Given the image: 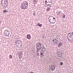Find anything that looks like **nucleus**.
Here are the masks:
<instances>
[{
	"label": "nucleus",
	"mask_w": 73,
	"mask_h": 73,
	"mask_svg": "<svg viewBox=\"0 0 73 73\" xmlns=\"http://www.w3.org/2000/svg\"><path fill=\"white\" fill-rule=\"evenodd\" d=\"M53 19H55V18L53 17Z\"/></svg>",
	"instance_id": "7c9ffc66"
},
{
	"label": "nucleus",
	"mask_w": 73,
	"mask_h": 73,
	"mask_svg": "<svg viewBox=\"0 0 73 73\" xmlns=\"http://www.w3.org/2000/svg\"><path fill=\"white\" fill-rule=\"evenodd\" d=\"M1 24V22H0V24Z\"/></svg>",
	"instance_id": "473e14b6"
},
{
	"label": "nucleus",
	"mask_w": 73,
	"mask_h": 73,
	"mask_svg": "<svg viewBox=\"0 0 73 73\" xmlns=\"http://www.w3.org/2000/svg\"><path fill=\"white\" fill-rule=\"evenodd\" d=\"M57 55L58 57H61L62 56V53L60 52H58L57 53Z\"/></svg>",
	"instance_id": "9b49d317"
},
{
	"label": "nucleus",
	"mask_w": 73,
	"mask_h": 73,
	"mask_svg": "<svg viewBox=\"0 0 73 73\" xmlns=\"http://www.w3.org/2000/svg\"><path fill=\"white\" fill-rule=\"evenodd\" d=\"M28 3L27 1H25L22 3L21 5V9H26L28 8Z\"/></svg>",
	"instance_id": "f03ea898"
},
{
	"label": "nucleus",
	"mask_w": 73,
	"mask_h": 73,
	"mask_svg": "<svg viewBox=\"0 0 73 73\" xmlns=\"http://www.w3.org/2000/svg\"><path fill=\"white\" fill-rule=\"evenodd\" d=\"M36 48L37 49L36 52H38L39 50H41V44L40 43H37V44H36Z\"/></svg>",
	"instance_id": "20e7f679"
},
{
	"label": "nucleus",
	"mask_w": 73,
	"mask_h": 73,
	"mask_svg": "<svg viewBox=\"0 0 73 73\" xmlns=\"http://www.w3.org/2000/svg\"><path fill=\"white\" fill-rule=\"evenodd\" d=\"M60 65H63V63L62 62H60Z\"/></svg>",
	"instance_id": "5701e85b"
},
{
	"label": "nucleus",
	"mask_w": 73,
	"mask_h": 73,
	"mask_svg": "<svg viewBox=\"0 0 73 73\" xmlns=\"http://www.w3.org/2000/svg\"><path fill=\"white\" fill-rule=\"evenodd\" d=\"M50 7H51V6H50Z\"/></svg>",
	"instance_id": "72a5a7b5"
},
{
	"label": "nucleus",
	"mask_w": 73,
	"mask_h": 73,
	"mask_svg": "<svg viewBox=\"0 0 73 73\" xmlns=\"http://www.w3.org/2000/svg\"><path fill=\"white\" fill-rule=\"evenodd\" d=\"M51 2H52V0H50V1H49V3H51Z\"/></svg>",
	"instance_id": "b1692460"
},
{
	"label": "nucleus",
	"mask_w": 73,
	"mask_h": 73,
	"mask_svg": "<svg viewBox=\"0 0 73 73\" xmlns=\"http://www.w3.org/2000/svg\"><path fill=\"white\" fill-rule=\"evenodd\" d=\"M50 9V8H49V7H48L47 8L46 11H49Z\"/></svg>",
	"instance_id": "f3484780"
},
{
	"label": "nucleus",
	"mask_w": 73,
	"mask_h": 73,
	"mask_svg": "<svg viewBox=\"0 0 73 73\" xmlns=\"http://www.w3.org/2000/svg\"><path fill=\"white\" fill-rule=\"evenodd\" d=\"M33 15L34 16H35V13H34L33 14Z\"/></svg>",
	"instance_id": "bb28decb"
},
{
	"label": "nucleus",
	"mask_w": 73,
	"mask_h": 73,
	"mask_svg": "<svg viewBox=\"0 0 73 73\" xmlns=\"http://www.w3.org/2000/svg\"><path fill=\"white\" fill-rule=\"evenodd\" d=\"M40 55H41V56H42V55H43V53H40Z\"/></svg>",
	"instance_id": "a878e982"
},
{
	"label": "nucleus",
	"mask_w": 73,
	"mask_h": 73,
	"mask_svg": "<svg viewBox=\"0 0 73 73\" xmlns=\"http://www.w3.org/2000/svg\"><path fill=\"white\" fill-rule=\"evenodd\" d=\"M72 34L71 33H69L68 34V35L67 36V38L68 40V41H69V40H73V37H72Z\"/></svg>",
	"instance_id": "39448f33"
},
{
	"label": "nucleus",
	"mask_w": 73,
	"mask_h": 73,
	"mask_svg": "<svg viewBox=\"0 0 73 73\" xmlns=\"http://www.w3.org/2000/svg\"><path fill=\"white\" fill-rule=\"evenodd\" d=\"M18 55L19 57V59L21 60L23 57V52H20L18 53Z\"/></svg>",
	"instance_id": "6e6552de"
},
{
	"label": "nucleus",
	"mask_w": 73,
	"mask_h": 73,
	"mask_svg": "<svg viewBox=\"0 0 73 73\" xmlns=\"http://www.w3.org/2000/svg\"><path fill=\"white\" fill-rule=\"evenodd\" d=\"M30 73H34L33 72H32V71H31V72H30Z\"/></svg>",
	"instance_id": "cd10ccee"
},
{
	"label": "nucleus",
	"mask_w": 73,
	"mask_h": 73,
	"mask_svg": "<svg viewBox=\"0 0 73 73\" xmlns=\"http://www.w3.org/2000/svg\"><path fill=\"white\" fill-rule=\"evenodd\" d=\"M27 39H28V40H30V39L31 38V36L30 35L28 34L27 35Z\"/></svg>",
	"instance_id": "ddd939ff"
},
{
	"label": "nucleus",
	"mask_w": 73,
	"mask_h": 73,
	"mask_svg": "<svg viewBox=\"0 0 73 73\" xmlns=\"http://www.w3.org/2000/svg\"><path fill=\"white\" fill-rule=\"evenodd\" d=\"M15 45L17 46L19 48L21 47V46H22L21 41L20 40H16L15 41Z\"/></svg>",
	"instance_id": "7ed1b4c3"
},
{
	"label": "nucleus",
	"mask_w": 73,
	"mask_h": 73,
	"mask_svg": "<svg viewBox=\"0 0 73 73\" xmlns=\"http://www.w3.org/2000/svg\"><path fill=\"white\" fill-rule=\"evenodd\" d=\"M63 18H64V19H65V15H63Z\"/></svg>",
	"instance_id": "412c9836"
},
{
	"label": "nucleus",
	"mask_w": 73,
	"mask_h": 73,
	"mask_svg": "<svg viewBox=\"0 0 73 73\" xmlns=\"http://www.w3.org/2000/svg\"><path fill=\"white\" fill-rule=\"evenodd\" d=\"M46 48L44 46L41 48V51L42 52H45L46 51Z\"/></svg>",
	"instance_id": "9d476101"
},
{
	"label": "nucleus",
	"mask_w": 73,
	"mask_h": 73,
	"mask_svg": "<svg viewBox=\"0 0 73 73\" xmlns=\"http://www.w3.org/2000/svg\"><path fill=\"white\" fill-rule=\"evenodd\" d=\"M7 0H2L1 1V4L3 8H7L8 7V2Z\"/></svg>",
	"instance_id": "f257e3e1"
},
{
	"label": "nucleus",
	"mask_w": 73,
	"mask_h": 73,
	"mask_svg": "<svg viewBox=\"0 0 73 73\" xmlns=\"http://www.w3.org/2000/svg\"><path fill=\"white\" fill-rule=\"evenodd\" d=\"M57 15H59L60 13V11H57L56 12Z\"/></svg>",
	"instance_id": "a211bd4d"
},
{
	"label": "nucleus",
	"mask_w": 73,
	"mask_h": 73,
	"mask_svg": "<svg viewBox=\"0 0 73 73\" xmlns=\"http://www.w3.org/2000/svg\"><path fill=\"white\" fill-rule=\"evenodd\" d=\"M37 1H38V0H34L33 1V3L34 4H36L37 2Z\"/></svg>",
	"instance_id": "2eb2a0df"
},
{
	"label": "nucleus",
	"mask_w": 73,
	"mask_h": 73,
	"mask_svg": "<svg viewBox=\"0 0 73 73\" xmlns=\"http://www.w3.org/2000/svg\"><path fill=\"white\" fill-rule=\"evenodd\" d=\"M47 6H49L50 5V4H48V5H47Z\"/></svg>",
	"instance_id": "c85d7f7f"
},
{
	"label": "nucleus",
	"mask_w": 73,
	"mask_h": 73,
	"mask_svg": "<svg viewBox=\"0 0 73 73\" xmlns=\"http://www.w3.org/2000/svg\"><path fill=\"white\" fill-rule=\"evenodd\" d=\"M37 25H38V26L39 27H42V24H40L39 23H38L37 24Z\"/></svg>",
	"instance_id": "dca6fc26"
},
{
	"label": "nucleus",
	"mask_w": 73,
	"mask_h": 73,
	"mask_svg": "<svg viewBox=\"0 0 73 73\" xmlns=\"http://www.w3.org/2000/svg\"><path fill=\"white\" fill-rule=\"evenodd\" d=\"M55 69H56V67H55V66L52 65L50 66V67L48 69L49 71H50V70L51 71H54V70H55Z\"/></svg>",
	"instance_id": "423d86ee"
},
{
	"label": "nucleus",
	"mask_w": 73,
	"mask_h": 73,
	"mask_svg": "<svg viewBox=\"0 0 73 73\" xmlns=\"http://www.w3.org/2000/svg\"><path fill=\"white\" fill-rule=\"evenodd\" d=\"M3 12L4 13H5L6 12H8V11H7L6 10H4Z\"/></svg>",
	"instance_id": "6ab92c4d"
},
{
	"label": "nucleus",
	"mask_w": 73,
	"mask_h": 73,
	"mask_svg": "<svg viewBox=\"0 0 73 73\" xmlns=\"http://www.w3.org/2000/svg\"><path fill=\"white\" fill-rule=\"evenodd\" d=\"M51 19L48 20L49 22L51 23V24H54L55 23V22H54V20H52V21H51Z\"/></svg>",
	"instance_id": "f8f14e48"
},
{
	"label": "nucleus",
	"mask_w": 73,
	"mask_h": 73,
	"mask_svg": "<svg viewBox=\"0 0 73 73\" xmlns=\"http://www.w3.org/2000/svg\"><path fill=\"white\" fill-rule=\"evenodd\" d=\"M45 3H48V2H47V1H46H46H45Z\"/></svg>",
	"instance_id": "c756f323"
},
{
	"label": "nucleus",
	"mask_w": 73,
	"mask_h": 73,
	"mask_svg": "<svg viewBox=\"0 0 73 73\" xmlns=\"http://www.w3.org/2000/svg\"><path fill=\"white\" fill-rule=\"evenodd\" d=\"M52 17V16H50L48 17V19H50H50H51Z\"/></svg>",
	"instance_id": "4be33fe9"
},
{
	"label": "nucleus",
	"mask_w": 73,
	"mask_h": 73,
	"mask_svg": "<svg viewBox=\"0 0 73 73\" xmlns=\"http://www.w3.org/2000/svg\"><path fill=\"white\" fill-rule=\"evenodd\" d=\"M48 1L49 2V1H50V0H48Z\"/></svg>",
	"instance_id": "2f4dec72"
},
{
	"label": "nucleus",
	"mask_w": 73,
	"mask_h": 73,
	"mask_svg": "<svg viewBox=\"0 0 73 73\" xmlns=\"http://www.w3.org/2000/svg\"><path fill=\"white\" fill-rule=\"evenodd\" d=\"M9 31L7 30H5L4 31V34L5 36H8L9 35Z\"/></svg>",
	"instance_id": "0eeeda50"
},
{
	"label": "nucleus",
	"mask_w": 73,
	"mask_h": 73,
	"mask_svg": "<svg viewBox=\"0 0 73 73\" xmlns=\"http://www.w3.org/2000/svg\"><path fill=\"white\" fill-rule=\"evenodd\" d=\"M62 43L60 42L59 44H58V46L59 48L60 47V46H62Z\"/></svg>",
	"instance_id": "4468645a"
},
{
	"label": "nucleus",
	"mask_w": 73,
	"mask_h": 73,
	"mask_svg": "<svg viewBox=\"0 0 73 73\" xmlns=\"http://www.w3.org/2000/svg\"><path fill=\"white\" fill-rule=\"evenodd\" d=\"M39 55H40V54H39V53H37V56H39Z\"/></svg>",
	"instance_id": "393cba45"
},
{
	"label": "nucleus",
	"mask_w": 73,
	"mask_h": 73,
	"mask_svg": "<svg viewBox=\"0 0 73 73\" xmlns=\"http://www.w3.org/2000/svg\"><path fill=\"white\" fill-rule=\"evenodd\" d=\"M9 58H12V56L11 55H10L9 56Z\"/></svg>",
	"instance_id": "aec40b11"
},
{
	"label": "nucleus",
	"mask_w": 73,
	"mask_h": 73,
	"mask_svg": "<svg viewBox=\"0 0 73 73\" xmlns=\"http://www.w3.org/2000/svg\"><path fill=\"white\" fill-rule=\"evenodd\" d=\"M52 41H53L54 44H57L58 43V40L55 38H54V39L52 40Z\"/></svg>",
	"instance_id": "1a4fd4ad"
}]
</instances>
